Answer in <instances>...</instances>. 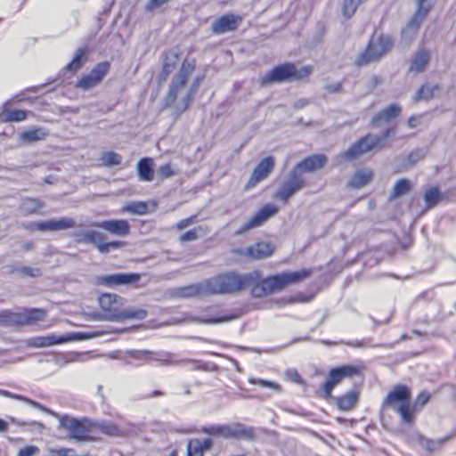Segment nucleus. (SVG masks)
I'll list each match as a JSON object with an SVG mask.
<instances>
[{
	"label": "nucleus",
	"instance_id": "obj_44",
	"mask_svg": "<svg viewBox=\"0 0 456 456\" xmlns=\"http://www.w3.org/2000/svg\"><path fill=\"white\" fill-rule=\"evenodd\" d=\"M186 456H204V452L200 446L195 445L192 441H190L187 445Z\"/></svg>",
	"mask_w": 456,
	"mask_h": 456
},
{
	"label": "nucleus",
	"instance_id": "obj_19",
	"mask_svg": "<svg viewBox=\"0 0 456 456\" xmlns=\"http://www.w3.org/2000/svg\"><path fill=\"white\" fill-rule=\"evenodd\" d=\"M94 226L103 229L110 234L120 237H126L131 232L130 224L126 219L105 220L94 224Z\"/></svg>",
	"mask_w": 456,
	"mask_h": 456
},
{
	"label": "nucleus",
	"instance_id": "obj_2",
	"mask_svg": "<svg viewBox=\"0 0 456 456\" xmlns=\"http://www.w3.org/2000/svg\"><path fill=\"white\" fill-rule=\"evenodd\" d=\"M324 154H313L299 161L289 172L274 194V199L287 204L289 199L306 185L303 173H312L322 168L327 163Z\"/></svg>",
	"mask_w": 456,
	"mask_h": 456
},
{
	"label": "nucleus",
	"instance_id": "obj_29",
	"mask_svg": "<svg viewBox=\"0 0 456 456\" xmlns=\"http://www.w3.org/2000/svg\"><path fill=\"white\" fill-rule=\"evenodd\" d=\"M444 198V196L437 185L429 186L423 192V200L427 209H431L437 206Z\"/></svg>",
	"mask_w": 456,
	"mask_h": 456
},
{
	"label": "nucleus",
	"instance_id": "obj_47",
	"mask_svg": "<svg viewBox=\"0 0 456 456\" xmlns=\"http://www.w3.org/2000/svg\"><path fill=\"white\" fill-rule=\"evenodd\" d=\"M422 158V154L419 151H412L411 152L407 159L404 161L403 166H411L415 164L417 161H419Z\"/></svg>",
	"mask_w": 456,
	"mask_h": 456
},
{
	"label": "nucleus",
	"instance_id": "obj_49",
	"mask_svg": "<svg viewBox=\"0 0 456 456\" xmlns=\"http://www.w3.org/2000/svg\"><path fill=\"white\" fill-rule=\"evenodd\" d=\"M195 221H196V216H191L190 217L180 220L175 224V227L177 230H183V229L186 228L187 226L191 225V224H193Z\"/></svg>",
	"mask_w": 456,
	"mask_h": 456
},
{
	"label": "nucleus",
	"instance_id": "obj_25",
	"mask_svg": "<svg viewBox=\"0 0 456 456\" xmlns=\"http://www.w3.org/2000/svg\"><path fill=\"white\" fill-rule=\"evenodd\" d=\"M426 1L418 0L417 9L406 26L409 31H416L431 10L432 4H426Z\"/></svg>",
	"mask_w": 456,
	"mask_h": 456
},
{
	"label": "nucleus",
	"instance_id": "obj_35",
	"mask_svg": "<svg viewBox=\"0 0 456 456\" xmlns=\"http://www.w3.org/2000/svg\"><path fill=\"white\" fill-rule=\"evenodd\" d=\"M367 0H344L342 4V14L346 19L352 18L358 6L365 3Z\"/></svg>",
	"mask_w": 456,
	"mask_h": 456
},
{
	"label": "nucleus",
	"instance_id": "obj_1",
	"mask_svg": "<svg viewBox=\"0 0 456 456\" xmlns=\"http://www.w3.org/2000/svg\"><path fill=\"white\" fill-rule=\"evenodd\" d=\"M312 274L311 268L282 272L267 277H263L262 273L257 270L247 273L226 271L182 288L181 294L186 297H202L232 295L248 289L250 297L258 299L281 292L289 286L298 284Z\"/></svg>",
	"mask_w": 456,
	"mask_h": 456
},
{
	"label": "nucleus",
	"instance_id": "obj_26",
	"mask_svg": "<svg viewBox=\"0 0 456 456\" xmlns=\"http://www.w3.org/2000/svg\"><path fill=\"white\" fill-rule=\"evenodd\" d=\"M373 171L370 168L357 169L352 175L347 185L352 189H360L369 184L373 179Z\"/></svg>",
	"mask_w": 456,
	"mask_h": 456
},
{
	"label": "nucleus",
	"instance_id": "obj_56",
	"mask_svg": "<svg viewBox=\"0 0 456 456\" xmlns=\"http://www.w3.org/2000/svg\"><path fill=\"white\" fill-rule=\"evenodd\" d=\"M399 195V181H397L393 188V197H396Z\"/></svg>",
	"mask_w": 456,
	"mask_h": 456
},
{
	"label": "nucleus",
	"instance_id": "obj_15",
	"mask_svg": "<svg viewBox=\"0 0 456 456\" xmlns=\"http://www.w3.org/2000/svg\"><path fill=\"white\" fill-rule=\"evenodd\" d=\"M110 69V63L107 61L98 63L89 74L82 76L77 82L76 86L83 90H89L103 80Z\"/></svg>",
	"mask_w": 456,
	"mask_h": 456
},
{
	"label": "nucleus",
	"instance_id": "obj_6",
	"mask_svg": "<svg viewBox=\"0 0 456 456\" xmlns=\"http://www.w3.org/2000/svg\"><path fill=\"white\" fill-rule=\"evenodd\" d=\"M60 426L67 431L71 440L77 442H94V420L88 418L77 419L69 415L60 418Z\"/></svg>",
	"mask_w": 456,
	"mask_h": 456
},
{
	"label": "nucleus",
	"instance_id": "obj_16",
	"mask_svg": "<svg viewBox=\"0 0 456 456\" xmlns=\"http://www.w3.org/2000/svg\"><path fill=\"white\" fill-rule=\"evenodd\" d=\"M242 16L227 12L217 17L211 24L210 30L214 35H223L236 31L242 23Z\"/></svg>",
	"mask_w": 456,
	"mask_h": 456
},
{
	"label": "nucleus",
	"instance_id": "obj_12",
	"mask_svg": "<svg viewBox=\"0 0 456 456\" xmlns=\"http://www.w3.org/2000/svg\"><path fill=\"white\" fill-rule=\"evenodd\" d=\"M74 237L77 243L94 244L99 252L103 254L110 252L111 249H117L126 246V242L121 240L104 242L105 236L94 230H86L82 232H77Z\"/></svg>",
	"mask_w": 456,
	"mask_h": 456
},
{
	"label": "nucleus",
	"instance_id": "obj_5",
	"mask_svg": "<svg viewBox=\"0 0 456 456\" xmlns=\"http://www.w3.org/2000/svg\"><path fill=\"white\" fill-rule=\"evenodd\" d=\"M202 432L211 436L232 441L252 442L256 437V428L241 422L208 425L202 428Z\"/></svg>",
	"mask_w": 456,
	"mask_h": 456
},
{
	"label": "nucleus",
	"instance_id": "obj_8",
	"mask_svg": "<svg viewBox=\"0 0 456 456\" xmlns=\"http://www.w3.org/2000/svg\"><path fill=\"white\" fill-rule=\"evenodd\" d=\"M389 133L390 130L387 129L385 133L379 136L368 134L354 142L346 151H343L340 157L345 160H354L374 150H379L384 146L385 141L389 136Z\"/></svg>",
	"mask_w": 456,
	"mask_h": 456
},
{
	"label": "nucleus",
	"instance_id": "obj_14",
	"mask_svg": "<svg viewBox=\"0 0 456 456\" xmlns=\"http://www.w3.org/2000/svg\"><path fill=\"white\" fill-rule=\"evenodd\" d=\"M431 394L428 390L420 391L415 399L404 403V410L401 412V420L410 426H412L417 416L423 411L424 407L429 402Z\"/></svg>",
	"mask_w": 456,
	"mask_h": 456
},
{
	"label": "nucleus",
	"instance_id": "obj_55",
	"mask_svg": "<svg viewBox=\"0 0 456 456\" xmlns=\"http://www.w3.org/2000/svg\"><path fill=\"white\" fill-rule=\"evenodd\" d=\"M20 272L26 275H28V276H36V273H39V270H34L30 267H22L20 269Z\"/></svg>",
	"mask_w": 456,
	"mask_h": 456
},
{
	"label": "nucleus",
	"instance_id": "obj_23",
	"mask_svg": "<svg viewBox=\"0 0 456 456\" xmlns=\"http://www.w3.org/2000/svg\"><path fill=\"white\" fill-rule=\"evenodd\" d=\"M360 400V390H348L335 398V405L341 411H353Z\"/></svg>",
	"mask_w": 456,
	"mask_h": 456
},
{
	"label": "nucleus",
	"instance_id": "obj_45",
	"mask_svg": "<svg viewBox=\"0 0 456 456\" xmlns=\"http://www.w3.org/2000/svg\"><path fill=\"white\" fill-rule=\"evenodd\" d=\"M409 401H411V389L404 385H401V408H402V411L404 410L403 404L409 403Z\"/></svg>",
	"mask_w": 456,
	"mask_h": 456
},
{
	"label": "nucleus",
	"instance_id": "obj_36",
	"mask_svg": "<svg viewBox=\"0 0 456 456\" xmlns=\"http://www.w3.org/2000/svg\"><path fill=\"white\" fill-rule=\"evenodd\" d=\"M43 208V202L37 199L28 198L22 202V209L27 215L38 213Z\"/></svg>",
	"mask_w": 456,
	"mask_h": 456
},
{
	"label": "nucleus",
	"instance_id": "obj_22",
	"mask_svg": "<svg viewBox=\"0 0 456 456\" xmlns=\"http://www.w3.org/2000/svg\"><path fill=\"white\" fill-rule=\"evenodd\" d=\"M76 226V222L73 218L70 217H63L59 220H49L45 222H37L30 224L29 228L31 230H38V231H59V230H66L74 228Z\"/></svg>",
	"mask_w": 456,
	"mask_h": 456
},
{
	"label": "nucleus",
	"instance_id": "obj_10",
	"mask_svg": "<svg viewBox=\"0 0 456 456\" xmlns=\"http://www.w3.org/2000/svg\"><path fill=\"white\" fill-rule=\"evenodd\" d=\"M99 305L103 316L110 321H123L134 315L122 310V298L114 294L105 293L100 296Z\"/></svg>",
	"mask_w": 456,
	"mask_h": 456
},
{
	"label": "nucleus",
	"instance_id": "obj_57",
	"mask_svg": "<svg viewBox=\"0 0 456 456\" xmlns=\"http://www.w3.org/2000/svg\"><path fill=\"white\" fill-rule=\"evenodd\" d=\"M164 393L162 391H159V390H154L151 393L150 396L151 397H155V396H161L163 395Z\"/></svg>",
	"mask_w": 456,
	"mask_h": 456
},
{
	"label": "nucleus",
	"instance_id": "obj_18",
	"mask_svg": "<svg viewBox=\"0 0 456 456\" xmlns=\"http://www.w3.org/2000/svg\"><path fill=\"white\" fill-rule=\"evenodd\" d=\"M274 165V159L271 156L260 160L252 171V174L245 185V190L248 191L254 188L260 182L267 178L273 170Z\"/></svg>",
	"mask_w": 456,
	"mask_h": 456
},
{
	"label": "nucleus",
	"instance_id": "obj_38",
	"mask_svg": "<svg viewBox=\"0 0 456 456\" xmlns=\"http://www.w3.org/2000/svg\"><path fill=\"white\" fill-rule=\"evenodd\" d=\"M438 90V86L430 84H424L417 92V99L429 100L434 97L435 93Z\"/></svg>",
	"mask_w": 456,
	"mask_h": 456
},
{
	"label": "nucleus",
	"instance_id": "obj_48",
	"mask_svg": "<svg viewBox=\"0 0 456 456\" xmlns=\"http://www.w3.org/2000/svg\"><path fill=\"white\" fill-rule=\"evenodd\" d=\"M52 452L57 456H77L73 448H59L52 450Z\"/></svg>",
	"mask_w": 456,
	"mask_h": 456
},
{
	"label": "nucleus",
	"instance_id": "obj_62",
	"mask_svg": "<svg viewBox=\"0 0 456 456\" xmlns=\"http://www.w3.org/2000/svg\"><path fill=\"white\" fill-rule=\"evenodd\" d=\"M295 375V380L298 381L300 379V377L297 371L294 372Z\"/></svg>",
	"mask_w": 456,
	"mask_h": 456
},
{
	"label": "nucleus",
	"instance_id": "obj_31",
	"mask_svg": "<svg viewBox=\"0 0 456 456\" xmlns=\"http://www.w3.org/2000/svg\"><path fill=\"white\" fill-rule=\"evenodd\" d=\"M28 111L22 110H12L6 108L0 114L2 122H20L28 118Z\"/></svg>",
	"mask_w": 456,
	"mask_h": 456
},
{
	"label": "nucleus",
	"instance_id": "obj_37",
	"mask_svg": "<svg viewBox=\"0 0 456 456\" xmlns=\"http://www.w3.org/2000/svg\"><path fill=\"white\" fill-rule=\"evenodd\" d=\"M148 204L142 201L131 202L122 208V212L137 215H145L148 213Z\"/></svg>",
	"mask_w": 456,
	"mask_h": 456
},
{
	"label": "nucleus",
	"instance_id": "obj_46",
	"mask_svg": "<svg viewBox=\"0 0 456 456\" xmlns=\"http://www.w3.org/2000/svg\"><path fill=\"white\" fill-rule=\"evenodd\" d=\"M197 239H198V232H197L196 228L184 232L183 234H182L179 237V240L181 242L192 241V240H195Z\"/></svg>",
	"mask_w": 456,
	"mask_h": 456
},
{
	"label": "nucleus",
	"instance_id": "obj_41",
	"mask_svg": "<svg viewBox=\"0 0 456 456\" xmlns=\"http://www.w3.org/2000/svg\"><path fill=\"white\" fill-rule=\"evenodd\" d=\"M158 175L161 180H165L171 176H174L175 175V172L173 170L171 164L167 163L159 167L158 170Z\"/></svg>",
	"mask_w": 456,
	"mask_h": 456
},
{
	"label": "nucleus",
	"instance_id": "obj_32",
	"mask_svg": "<svg viewBox=\"0 0 456 456\" xmlns=\"http://www.w3.org/2000/svg\"><path fill=\"white\" fill-rule=\"evenodd\" d=\"M449 437H443L437 440L428 439L422 435L418 434V440L419 444L429 453H433L441 449Z\"/></svg>",
	"mask_w": 456,
	"mask_h": 456
},
{
	"label": "nucleus",
	"instance_id": "obj_27",
	"mask_svg": "<svg viewBox=\"0 0 456 456\" xmlns=\"http://www.w3.org/2000/svg\"><path fill=\"white\" fill-rule=\"evenodd\" d=\"M399 116V105L391 104L386 109L378 112L371 120L372 126L389 124L394 118Z\"/></svg>",
	"mask_w": 456,
	"mask_h": 456
},
{
	"label": "nucleus",
	"instance_id": "obj_54",
	"mask_svg": "<svg viewBox=\"0 0 456 456\" xmlns=\"http://www.w3.org/2000/svg\"><path fill=\"white\" fill-rule=\"evenodd\" d=\"M411 182L409 180H407V179H401V182H400L401 194L409 191L411 190Z\"/></svg>",
	"mask_w": 456,
	"mask_h": 456
},
{
	"label": "nucleus",
	"instance_id": "obj_63",
	"mask_svg": "<svg viewBox=\"0 0 456 456\" xmlns=\"http://www.w3.org/2000/svg\"><path fill=\"white\" fill-rule=\"evenodd\" d=\"M340 88H341V85H340V84H338V85H336V86H334V90H335V91H338V90H340Z\"/></svg>",
	"mask_w": 456,
	"mask_h": 456
},
{
	"label": "nucleus",
	"instance_id": "obj_13",
	"mask_svg": "<svg viewBox=\"0 0 456 456\" xmlns=\"http://www.w3.org/2000/svg\"><path fill=\"white\" fill-rule=\"evenodd\" d=\"M275 248V245L269 240H257L247 248H235L232 250V253L239 257L261 260L273 256Z\"/></svg>",
	"mask_w": 456,
	"mask_h": 456
},
{
	"label": "nucleus",
	"instance_id": "obj_20",
	"mask_svg": "<svg viewBox=\"0 0 456 456\" xmlns=\"http://www.w3.org/2000/svg\"><path fill=\"white\" fill-rule=\"evenodd\" d=\"M95 441L102 438V436L112 437H124L126 431L117 423L110 420H94Z\"/></svg>",
	"mask_w": 456,
	"mask_h": 456
},
{
	"label": "nucleus",
	"instance_id": "obj_50",
	"mask_svg": "<svg viewBox=\"0 0 456 456\" xmlns=\"http://www.w3.org/2000/svg\"><path fill=\"white\" fill-rule=\"evenodd\" d=\"M192 442L195 444V445L200 446L202 449L203 452H205V451L211 449L213 445V442L209 438L204 439L203 441L196 439Z\"/></svg>",
	"mask_w": 456,
	"mask_h": 456
},
{
	"label": "nucleus",
	"instance_id": "obj_30",
	"mask_svg": "<svg viewBox=\"0 0 456 456\" xmlns=\"http://www.w3.org/2000/svg\"><path fill=\"white\" fill-rule=\"evenodd\" d=\"M154 162L151 158H142L137 164V172L142 181L150 182L154 177Z\"/></svg>",
	"mask_w": 456,
	"mask_h": 456
},
{
	"label": "nucleus",
	"instance_id": "obj_33",
	"mask_svg": "<svg viewBox=\"0 0 456 456\" xmlns=\"http://www.w3.org/2000/svg\"><path fill=\"white\" fill-rule=\"evenodd\" d=\"M429 53L427 50H419L413 57L411 64V70L419 72L424 70L429 61Z\"/></svg>",
	"mask_w": 456,
	"mask_h": 456
},
{
	"label": "nucleus",
	"instance_id": "obj_40",
	"mask_svg": "<svg viewBox=\"0 0 456 456\" xmlns=\"http://www.w3.org/2000/svg\"><path fill=\"white\" fill-rule=\"evenodd\" d=\"M101 159L106 166H118L121 163L122 157L114 151H106L102 154Z\"/></svg>",
	"mask_w": 456,
	"mask_h": 456
},
{
	"label": "nucleus",
	"instance_id": "obj_61",
	"mask_svg": "<svg viewBox=\"0 0 456 456\" xmlns=\"http://www.w3.org/2000/svg\"><path fill=\"white\" fill-rule=\"evenodd\" d=\"M168 456H178V452H177V450H173V451L171 452V453H170Z\"/></svg>",
	"mask_w": 456,
	"mask_h": 456
},
{
	"label": "nucleus",
	"instance_id": "obj_39",
	"mask_svg": "<svg viewBox=\"0 0 456 456\" xmlns=\"http://www.w3.org/2000/svg\"><path fill=\"white\" fill-rule=\"evenodd\" d=\"M86 48H79L71 61L67 65L66 69L69 71H76L83 66V58L86 54Z\"/></svg>",
	"mask_w": 456,
	"mask_h": 456
},
{
	"label": "nucleus",
	"instance_id": "obj_21",
	"mask_svg": "<svg viewBox=\"0 0 456 456\" xmlns=\"http://www.w3.org/2000/svg\"><path fill=\"white\" fill-rule=\"evenodd\" d=\"M140 280L137 273H114L98 278V283L109 288L135 283Z\"/></svg>",
	"mask_w": 456,
	"mask_h": 456
},
{
	"label": "nucleus",
	"instance_id": "obj_52",
	"mask_svg": "<svg viewBox=\"0 0 456 456\" xmlns=\"http://www.w3.org/2000/svg\"><path fill=\"white\" fill-rule=\"evenodd\" d=\"M258 384L263 387H269L277 391L281 390V386L273 381L259 379Z\"/></svg>",
	"mask_w": 456,
	"mask_h": 456
},
{
	"label": "nucleus",
	"instance_id": "obj_42",
	"mask_svg": "<svg viewBox=\"0 0 456 456\" xmlns=\"http://www.w3.org/2000/svg\"><path fill=\"white\" fill-rule=\"evenodd\" d=\"M40 453V450L36 445H28L21 448L17 456H37Z\"/></svg>",
	"mask_w": 456,
	"mask_h": 456
},
{
	"label": "nucleus",
	"instance_id": "obj_64",
	"mask_svg": "<svg viewBox=\"0 0 456 456\" xmlns=\"http://www.w3.org/2000/svg\"><path fill=\"white\" fill-rule=\"evenodd\" d=\"M174 56H175V58H178V53H174Z\"/></svg>",
	"mask_w": 456,
	"mask_h": 456
},
{
	"label": "nucleus",
	"instance_id": "obj_24",
	"mask_svg": "<svg viewBox=\"0 0 456 456\" xmlns=\"http://www.w3.org/2000/svg\"><path fill=\"white\" fill-rule=\"evenodd\" d=\"M70 340L69 336H56L53 334L45 337H34L27 340V346L32 348L47 347L53 345H60Z\"/></svg>",
	"mask_w": 456,
	"mask_h": 456
},
{
	"label": "nucleus",
	"instance_id": "obj_3",
	"mask_svg": "<svg viewBox=\"0 0 456 456\" xmlns=\"http://www.w3.org/2000/svg\"><path fill=\"white\" fill-rule=\"evenodd\" d=\"M314 68L311 65L297 69L293 62H283L274 66L268 72L259 78L261 86L283 82L302 81L307 79L313 73Z\"/></svg>",
	"mask_w": 456,
	"mask_h": 456
},
{
	"label": "nucleus",
	"instance_id": "obj_11",
	"mask_svg": "<svg viewBox=\"0 0 456 456\" xmlns=\"http://www.w3.org/2000/svg\"><path fill=\"white\" fill-rule=\"evenodd\" d=\"M195 60H183L179 72L174 77L172 83L169 86L168 92L166 97V105H171L176 101L180 91L186 85L189 77L195 70Z\"/></svg>",
	"mask_w": 456,
	"mask_h": 456
},
{
	"label": "nucleus",
	"instance_id": "obj_59",
	"mask_svg": "<svg viewBox=\"0 0 456 456\" xmlns=\"http://www.w3.org/2000/svg\"><path fill=\"white\" fill-rule=\"evenodd\" d=\"M7 428V423L0 419V431H4Z\"/></svg>",
	"mask_w": 456,
	"mask_h": 456
},
{
	"label": "nucleus",
	"instance_id": "obj_34",
	"mask_svg": "<svg viewBox=\"0 0 456 456\" xmlns=\"http://www.w3.org/2000/svg\"><path fill=\"white\" fill-rule=\"evenodd\" d=\"M389 409L399 411V385L394 387L383 402L382 410L385 411Z\"/></svg>",
	"mask_w": 456,
	"mask_h": 456
},
{
	"label": "nucleus",
	"instance_id": "obj_17",
	"mask_svg": "<svg viewBox=\"0 0 456 456\" xmlns=\"http://www.w3.org/2000/svg\"><path fill=\"white\" fill-rule=\"evenodd\" d=\"M279 211V208L272 203L262 206L248 221L243 224L239 229L237 234L244 233L253 228L263 225L272 216H275Z\"/></svg>",
	"mask_w": 456,
	"mask_h": 456
},
{
	"label": "nucleus",
	"instance_id": "obj_9",
	"mask_svg": "<svg viewBox=\"0 0 456 456\" xmlns=\"http://www.w3.org/2000/svg\"><path fill=\"white\" fill-rule=\"evenodd\" d=\"M47 312L43 308L24 309L21 313L3 311L0 313V322L4 323L13 322L20 326L35 325L44 321Z\"/></svg>",
	"mask_w": 456,
	"mask_h": 456
},
{
	"label": "nucleus",
	"instance_id": "obj_58",
	"mask_svg": "<svg viewBox=\"0 0 456 456\" xmlns=\"http://www.w3.org/2000/svg\"><path fill=\"white\" fill-rule=\"evenodd\" d=\"M417 121H418V119L415 117H411L408 120L409 126L411 127L415 126H416L415 122H417Z\"/></svg>",
	"mask_w": 456,
	"mask_h": 456
},
{
	"label": "nucleus",
	"instance_id": "obj_4",
	"mask_svg": "<svg viewBox=\"0 0 456 456\" xmlns=\"http://www.w3.org/2000/svg\"><path fill=\"white\" fill-rule=\"evenodd\" d=\"M366 370L367 367L363 362L331 368L328 372L327 379L320 388V395L325 400L332 398L333 389L344 379L354 377L363 378Z\"/></svg>",
	"mask_w": 456,
	"mask_h": 456
},
{
	"label": "nucleus",
	"instance_id": "obj_60",
	"mask_svg": "<svg viewBox=\"0 0 456 456\" xmlns=\"http://www.w3.org/2000/svg\"><path fill=\"white\" fill-rule=\"evenodd\" d=\"M227 318L225 317H221V318H216L215 320H213V322H224V321H226Z\"/></svg>",
	"mask_w": 456,
	"mask_h": 456
},
{
	"label": "nucleus",
	"instance_id": "obj_7",
	"mask_svg": "<svg viewBox=\"0 0 456 456\" xmlns=\"http://www.w3.org/2000/svg\"><path fill=\"white\" fill-rule=\"evenodd\" d=\"M394 42L390 37L385 35L372 36L365 49L355 59L354 65L363 67L379 61L392 50Z\"/></svg>",
	"mask_w": 456,
	"mask_h": 456
},
{
	"label": "nucleus",
	"instance_id": "obj_53",
	"mask_svg": "<svg viewBox=\"0 0 456 456\" xmlns=\"http://www.w3.org/2000/svg\"><path fill=\"white\" fill-rule=\"evenodd\" d=\"M173 67H174V64H170V63H167V62H165L163 64L162 70H161V77H162V79H167V77L171 73Z\"/></svg>",
	"mask_w": 456,
	"mask_h": 456
},
{
	"label": "nucleus",
	"instance_id": "obj_51",
	"mask_svg": "<svg viewBox=\"0 0 456 456\" xmlns=\"http://www.w3.org/2000/svg\"><path fill=\"white\" fill-rule=\"evenodd\" d=\"M193 99L192 92L188 93L183 99V107L179 110V112L182 113L185 111L189 106L191 105Z\"/></svg>",
	"mask_w": 456,
	"mask_h": 456
},
{
	"label": "nucleus",
	"instance_id": "obj_43",
	"mask_svg": "<svg viewBox=\"0 0 456 456\" xmlns=\"http://www.w3.org/2000/svg\"><path fill=\"white\" fill-rule=\"evenodd\" d=\"M132 357L137 360H144V361H151L155 358L153 357V353L143 350V351H134L131 354Z\"/></svg>",
	"mask_w": 456,
	"mask_h": 456
},
{
	"label": "nucleus",
	"instance_id": "obj_28",
	"mask_svg": "<svg viewBox=\"0 0 456 456\" xmlns=\"http://www.w3.org/2000/svg\"><path fill=\"white\" fill-rule=\"evenodd\" d=\"M49 135L46 128L33 126L19 134V139L23 143H33L35 142L45 140Z\"/></svg>",
	"mask_w": 456,
	"mask_h": 456
}]
</instances>
